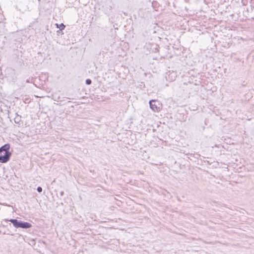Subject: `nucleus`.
Segmentation results:
<instances>
[{
    "instance_id": "nucleus-9",
    "label": "nucleus",
    "mask_w": 254,
    "mask_h": 254,
    "mask_svg": "<svg viewBox=\"0 0 254 254\" xmlns=\"http://www.w3.org/2000/svg\"><path fill=\"white\" fill-rule=\"evenodd\" d=\"M1 233V231L0 230V234Z\"/></svg>"
},
{
    "instance_id": "nucleus-7",
    "label": "nucleus",
    "mask_w": 254,
    "mask_h": 254,
    "mask_svg": "<svg viewBox=\"0 0 254 254\" xmlns=\"http://www.w3.org/2000/svg\"><path fill=\"white\" fill-rule=\"evenodd\" d=\"M37 190L39 192H41L42 191V188L41 187H38L37 189Z\"/></svg>"
},
{
    "instance_id": "nucleus-4",
    "label": "nucleus",
    "mask_w": 254,
    "mask_h": 254,
    "mask_svg": "<svg viewBox=\"0 0 254 254\" xmlns=\"http://www.w3.org/2000/svg\"><path fill=\"white\" fill-rule=\"evenodd\" d=\"M20 118H21V117L20 116H19L18 115H17V117H16L14 120V122L16 123V124H19L20 125V122L21 121V120H20Z\"/></svg>"
},
{
    "instance_id": "nucleus-5",
    "label": "nucleus",
    "mask_w": 254,
    "mask_h": 254,
    "mask_svg": "<svg viewBox=\"0 0 254 254\" xmlns=\"http://www.w3.org/2000/svg\"><path fill=\"white\" fill-rule=\"evenodd\" d=\"M91 80L90 79H87L85 81V83L87 85H90L91 84Z\"/></svg>"
},
{
    "instance_id": "nucleus-1",
    "label": "nucleus",
    "mask_w": 254,
    "mask_h": 254,
    "mask_svg": "<svg viewBox=\"0 0 254 254\" xmlns=\"http://www.w3.org/2000/svg\"><path fill=\"white\" fill-rule=\"evenodd\" d=\"M10 145L5 144L0 147V162L5 163L9 161L11 156V152L9 151Z\"/></svg>"
},
{
    "instance_id": "nucleus-3",
    "label": "nucleus",
    "mask_w": 254,
    "mask_h": 254,
    "mask_svg": "<svg viewBox=\"0 0 254 254\" xmlns=\"http://www.w3.org/2000/svg\"><path fill=\"white\" fill-rule=\"evenodd\" d=\"M150 108L154 112H158L159 110V107L155 104V100H150L149 101Z\"/></svg>"
},
{
    "instance_id": "nucleus-8",
    "label": "nucleus",
    "mask_w": 254,
    "mask_h": 254,
    "mask_svg": "<svg viewBox=\"0 0 254 254\" xmlns=\"http://www.w3.org/2000/svg\"><path fill=\"white\" fill-rule=\"evenodd\" d=\"M61 195H62L63 194V193H64V192H63V191H62V192H61Z\"/></svg>"
},
{
    "instance_id": "nucleus-6",
    "label": "nucleus",
    "mask_w": 254,
    "mask_h": 254,
    "mask_svg": "<svg viewBox=\"0 0 254 254\" xmlns=\"http://www.w3.org/2000/svg\"><path fill=\"white\" fill-rule=\"evenodd\" d=\"M64 28H65V25L63 23H61L60 24V30H63L64 29Z\"/></svg>"
},
{
    "instance_id": "nucleus-2",
    "label": "nucleus",
    "mask_w": 254,
    "mask_h": 254,
    "mask_svg": "<svg viewBox=\"0 0 254 254\" xmlns=\"http://www.w3.org/2000/svg\"><path fill=\"white\" fill-rule=\"evenodd\" d=\"M5 221L10 222L13 226L16 228H21L23 229H28L32 227V225L27 222H23L18 220L16 219H5Z\"/></svg>"
}]
</instances>
